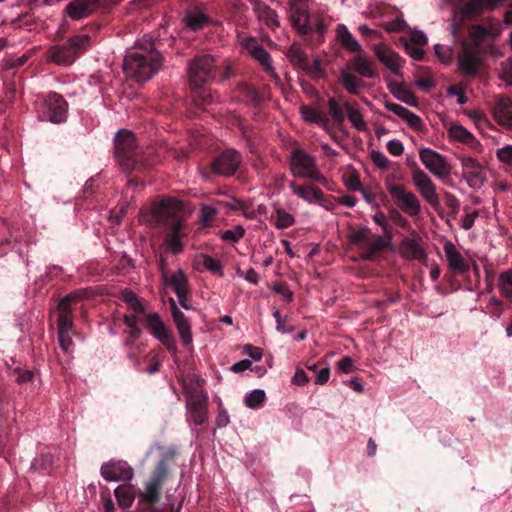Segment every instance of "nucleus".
Listing matches in <instances>:
<instances>
[{"label": "nucleus", "mask_w": 512, "mask_h": 512, "mask_svg": "<svg viewBox=\"0 0 512 512\" xmlns=\"http://www.w3.org/2000/svg\"><path fill=\"white\" fill-rule=\"evenodd\" d=\"M497 287L501 296L512 302V269L500 273Z\"/></svg>", "instance_id": "nucleus-42"}, {"label": "nucleus", "mask_w": 512, "mask_h": 512, "mask_svg": "<svg viewBox=\"0 0 512 512\" xmlns=\"http://www.w3.org/2000/svg\"><path fill=\"white\" fill-rule=\"evenodd\" d=\"M407 53L415 60L421 61L424 58V51L420 47L412 44H406Z\"/></svg>", "instance_id": "nucleus-61"}, {"label": "nucleus", "mask_w": 512, "mask_h": 512, "mask_svg": "<svg viewBox=\"0 0 512 512\" xmlns=\"http://www.w3.org/2000/svg\"><path fill=\"white\" fill-rule=\"evenodd\" d=\"M448 135L453 140L466 144L475 151L480 152L482 150L481 143L462 125H451L448 130Z\"/></svg>", "instance_id": "nucleus-26"}, {"label": "nucleus", "mask_w": 512, "mask_h": 512, "mask_svg": "<svg viewBox=\"0 0 512 512\" xmlns=\"http://www.w3.org/2000/svg\"><path fill=\"white\" fill-rule=\"evenodd\" d=\"M312 17L304 5L296 2L290 3L291 23L300 35L307 36L312 33Z\"/></svg>", "instance_id": "nucleus-19"}, {"label": "nucleus", "mask_w": 512, "mask_h": 512, "mask_svg": "<svg viewBox=\"0 0 512 512\" xmlns=\"http://www.w3.org/2000/svg\"><path fill=\"white\" fill-rule=\"evenodd\" d=\"M434 51L436 56L442 63H449L451 61L453 51L450 47L441 44H436L434 46Z\"/></svg>", "instance_id": "nucleus-50"}, {"label": "nucleus", "mask_w": 512, "mask_h": 512, "mask_svg": "<svg viewBox=\"0 0 512 512\" xmlns=\"http://www.w3.org/2000/svg\"><path fill=\"white\" fill-rule=\"evenodd\" d=\"M182 211V202L173 198L162 199L152 204L147 220L152 228H166L164 245L173 254L183 251V239L187 236Z\"/></svg>", "instance_id": "nucleus-1"}, {"label": "nucleus", "mask_w": 512, "mask_h": 512, "mask_svg": "<svg viewBox=\"0 0 512 512\" xmlns=\"http://www.w3.org/2000/svg\"><path fill=\"white\" fill-rule=\"evenodd\" d=\"M47 120L52 123H63L67 118L68 103L62 95L56 92L47 93L44 99Z\"/></svg>", "instance_id": "nucleus-15"}, {"label": "nucleus", "mask_w": 512, "mask_h": 512, "mask_svg": "<svg viewBox=\"0 0 512 512\" xmlns=\"http://www.w3.org/2000/svg\"><path fill=\"white\" fill-rule=\"evenodd\" d=\"M498 160L508 166H512V145H506L497 150Z\"/></svg>", "instance_id": "nucleus-54"}, {"label": "nucleus", "mask_w": 512, "mask_h": 512, "mask_svg": "<svg viewBox=\"0 0 512 512\" xmlns=\"http://www.w3.org/2000/svg\"><path fill=\"white\" fill-rule=\"evenodd\" d=\"M195 262L197 265H202L207 271H209L213 275L219 277L224 276L222 263L218 259L213 258L210 255L200 253L196 256Z\"/></svg>", "instance_id": "nucleus-41"}, {"label": "nucleus", "mask_w": 512, "mask_h": 512, "mask_svg": "<svg viewBox=\"0 0 512 512\" xmlns=\"http://www.w3.org/2000/svg\"><path fill=\"white\" fill-rule=\"evenodd\" d=\"M91 43L90 35H75L67 43L52 47L49 51V59L58 65H71L80 54L91 47Z\"/></svg>", "instance_id": "nucleus-5"}, {"label": "nucleus", "mask_w": 512, "mask_h": 512, "mask_svg": "<svg viewBox=\"0 0 512 512\" xmlns=\"http://www.w3.org/2000/svg\"><path fill=\"white\" fill-rule=\"evenodd\" d=\"M443 248L449 267L454 273L463 274L469 270V263L452 242H446Z\"/></svg>", "instance_id": "nucleus-23"}, {"label": "nucleus", "mask_w": 512, "mask_h": 512, "mask_svg": "<svg viewBox=\"0 0 512 512\" xmlns=\"http://www.w3.org/2000/svg\"><path fill=\"white\" fill-rule=\"evenodd\" d=\"M162 65V55L150 43L149 47H139L127 52L124 58V72L137 82L151 79Z\"/></svg>", "instance_id": "nucleus-3"}, {"label": "nucleus", "mask_w": 512, "mask_h": 512, "mask_svg": "<svg viewBox=\"0 0 512 512\" xmlns=\"http://www.w3.org/2000/svg\"><path fill=\"white\" fill-rule=\"evenodd\" d=\"M308 381H309V378H308L306 372L302 369H298L292 378V383L295 385H298V386H303L306 383H308Z\"/></svg>", "instance_id": "nucleus-63"}, {"label": "nucleus", "mask_w": 512, "mask_h": 512, "mask_svg": "<svg viewBox=\"0 0 512 512\" xmlns=\"http://www.w3.org/2000/svg\"><path fill=\"white\" fill-rule=\"evenodd\" d=\"M122 300L132 312L130 316L124 315L122 320H139V317L145 314V307L141 299L129 289L122 292Z\"/></svg>", "instance_id": "nucleus-28"}, {"label": "nucleus", "mask_w": 512, "mask_h": 512, "mask_svg": "<svg viewBox=\"0 0 512 512\" xmlns=\"http://www.w3.org/2000/svg\"><path fill=\"white\" fill-rule=\"evenodd\" d=\"M245 234V229L242 226H236L234 229L225 230L222 232L221 238L225 241L232 243L238 242Z\"/></svg>", "instance_id": "nucleus-48"}, {"label": "nucleus", "mask_w": 512, "mask_h": 512, "mask_svg": "<svg viewBox=\"0 0 512 512\" xmlns=\"http://www.w3.org/2000/svg\"><path fill=\"white\" fill-rule=\"evenodd\" d=\"M494 117L498 124L512 129V101L501 98L494 107Z\"/></svg>", "instance_id": "nucleus-30"}, {"label": "nucleus", "mask_w": 512, "mask_h": 512, "mask_svg": "<svg viewBox=\"0 0 512 512\" xmlns=\"http://www.w3.org/2000/svg\"><path fill=\"white\" fill-rule=\"evenodd\" d=\"M458 159L462 166V177L466 180L469 187L473 189L481 188L486 181V173L482 164L473 157L460 155Z\"/></svg>", "instance_id": "nucleus-12"}, {"label": "nucleus", "mask_w": 512, "mask_h": 512, "mask_svg": "<svg viewBox=\"0 0 512 512\" xmlns=\"http://www.w3.org/2000/svg\"><path fill=\"white\" fill-rule=\"evenodd\" d=\"M246 48L252 57L261 64L266 73H268L273 79H278V75L271 64L272 60L270 54L257 42L255 38H249L247 40Z\"/></svg>", "instance_id": "nucleus-20"}, {"label": "nucleus", "mask_w": 512, "mask_h": 512, "mask_svg": "<svg viewBox=\"0 0 512 512\" xmlns=\"http://www.w3.org/2000/svg\"><path fill=\"white\" fill-rule=\"evenodd\" d=\"M313 31L318 35V44L324 42V33L326 32V25L319 16H313L311 19Z\"/></svg>", "instance_id": "nucleus-51"}, {"label": "nucleus", "mask_w": 512, "mask_h": 512, "mask_svg": "<svg viewBox=\"0 0 512 512\" xmlns=\"http://www.w3.org/2000/svg\"><path fill=\"white\" fill-rule=\"evenodd\" d=\"M295 220L293 215L286 212L284 209H277L276 210V222L275 226L278 229H286L294 224Z\"/></svg>", "instance_id": "nucleus-47"}, {"label": "nucleus", "mask_w": 512, "mask_h": 512, "mask_svg": "<svg viewBox=\"0 0 512 512\" xmlns=\"http://www.w3.org/2000/svg\"><path fill=\"white\" fill-rule=\"evenodd\" d=\"M481 60L475 48L466 41L462 42V49L458 55V67L465 76H475L480 69Z\"/></svg>", "instance_id": "nucleus-18"}, {"label": "nucleus", "mask_w": 512, "mask_h": 512, "mask_svg": "<svg viewBox=\"0 0 512 512\" xmlns=\"http://www.w3.org/2000/svg\"><path fill=\"white\" fill-rule=\"evenodd\" d=\"M344 108L347 113L348 120L351 122L352 126L358 131H366L367 124L363 119V115L360 110L357 108V103H351L349 101H344Z\"/></svg>", "instance_id": "nucleus-40"}, {"label": "nucleus", "mask_w": 512, "mask_h": 512, "mask_svg": "<svg viewBox=\"0 0 512 512\" xmlns=\"http://www.w3.org/2000/svg\"><path fill=\"white\" fill-rule=\"evenodd\" d=\"M241 162L242 156L237 150L227 149L214 158L210 167L215 174L232 176L236 173Z\"/></svg>", "instance_id": "nucleus-14"}, {"label": "nucleus", "mask_w": 512, "mask_h": 512, "mask_svg": "<svg viewBox=\"0 0 512 512\" xmlns=\"http://www.w3.org/2000/svg\"><path fill=\"white\" fill-rule=\"evenodd\" d=\"M134 268V261L133 259L128 256L127 254H123L117 265H116V269L121 272V273H127L129 272L131 269Z\"/></svg>", "instance_id": "nucleus-55"}, {"label": "nucleus", "mask_w": 512, "mask_h": 512, "mask_svg": "<svg viewBox=\"0 0 512 512\" xmlns=\"http://www.w3.org/2000/svg\"><path fill=\"white\" fill-rule=\"evenodd\" d=\"M88 301L76 291L62 298L57 305V320H76L86 316Z\"/></svg>", "instance_id": "nucleus-9"}, {"label": "nucleus", "mask_w": 512, "mask_h": 512, "mask_svg": "<svg viewBox=\"0 0 512 512\" xmlns=\"http://www.w3.org/2000/svg\"><path fill=\"white\" fill-rule=\"evenodd\" d=\"M253 4V11L257 18L262 21L268 28L275 30L280 26L278 15L274 9L260 0H250Z\"/></svg>", "instance_id": "nucleus-24"}, {"label": "nucleus", "mask_w": 512, "mask_h": 512, "mask_svg": "<svg viewBox=\"0 0 512 512\" xmlns=\"http://www.w3.org/2000/svg\"><path fill=\"white\" fill-rule=\"evenodd\" d=\"M337 367H338L339 371H341L343 373H350L354 369V362H353L352 358L346 356V357L341 358L338 361Z\"/></svg>", "instance_id": "nucleus-60"}, {"label": "nucleus", "mask_w": 512, "mask_h": 512, "mask_svg": "<svg viewBox=\"0 0 512 512\" xmlns=\"http://www.w3.org/2000/svg\"><path fill=\"white\" fill-rule=\"evenodd\" d=\"M185 20L190 29L197 31L202 29L208 22V16H206L202 11L193 10L186 15Z\"/></svg>", "instance_id": "nucleus-44"}, {"label": "nucleus", "mask_w": 512, "mask_h": 512, "mask_svg": "<svg viewBox=\"0 0 512 512\" xmlns=\"http://www.w3.org/2000/svg\"><path fill=\"white\" fill-rule=\"evenodd\" d=\"M300 110L303 118L308 122L316 124H327L329 122L325 115L310 106L303 105Z\"/></svg>", "instance_id": "nucleus-45"}, {"label": "nucleus", "mask_w": 512, "mask_h": 512, "mask_svg": "<svg viewBox=\"0 0 512 512\" xmlns=\"http://www.w3.org/2000/svg\"><path fill=\"white\" fill-rule=\"evenodd\" d=\"M290 170L294 177L313 180L322 185L327 183V178L318 171L314 157L302 149L291 153Z\"/></svg>", "instance_id": "nucleus-7"}, {"label": "nucleus", "mask_w": 512, "mask_h": 512, "mask_svg": "<svg viewBox=\"0 0 512 512\" xmlns=\"http://www.w3.org/2000/svg\"><path fill=\"white\" fill-rule=\"evenodd\" d=\"M337 38L341 42L342 46L352 53L361 52V45L358 41L353 37L350 31L344 24H339L337 26Z\"/></svg>", "instance_id": "nucleus-38"}, {"label": "nucleus", "mask_w": 512, "mask_h": 512, "mask_svg": "<svg viewBox=\"0 0 512 512\" xmlns=\"http://www.w3.org/2000/svg\"><path fill=\"white\" fill-rule=\"evenodd\" d=\"M340 81L345 90L353 95H358L360 89L365 87V82L362 79L346 70L340 72Z\"/></svg>", "instance_id": "nucleus-39"}, {"label": "nucleus", "mask_w": 512, "mask_h": 512, "mask_svg": "<svg viewBox=\"0 0 512 512\" xmlns=\"http://www.w3.org/2000/svg\"><path fill=\"white\" fill-rule=\"evenodd\" d=\"M498 3L499 0H469L461 7H458L455 11L453 23L451 24L453 36L460 37L465 19L481 14L485 7L494 8Z\"/></svg>", "instance_id": "nucleus-10"}, {"label": "nucleus", "mask_w": 512, "mask_h": 512, "mask_svg": "<svg viewBox=\"0 0 512 512\" xmlns=\"http://www.w3.org/2000/svg\"><path fill=\"white\" fill-rule=\"evenodd\" d=\"M114 144L115 157L123 172L144 171L149 165L132 132L125 129L120 130L115 137Z\"/></svg>", "instance_id": "nucleus-4"}, {"label": "nucleus", "mask_w": 512, "mask_h": 512, "mask_svg": "<svg viewBox=\"0 0 512 512\" xmlns=\"http://www.w3.org/2000/svg\"><path fill=\"white\" fill-rule=\"evenodd\" d=\"M146 329L168 349H175L174 338L169 333L168 329L164 325V322H146Z\"/></svg>", "instance_id": "nucleus-32"}, {"label": "nucleus", "mask_w": 512, "mask_h": 512, "mask_svg": "<svg viewBox=\"0 0 512 512\" xmlns=\"http://www.w3.org/2000/svg\"><path fill=\"white\" fill-rule=\"evenodd\" d=\"M384 105L387 110L393 112L394 114L405 120L412 129L416 131L422 130V119L409 109L390 101H385Z\"/></svg>", "instance_id": "nucleus-25"}, {"label": "nucleus", "mask_w": 512, "mask_h": 512, "mask_svg": "<svg viewBox=\"0 0 512 512\" xmlns=\"http://www.w3.org/2000/svg\"><path fill=\"white\" fill-rule=\"evenodd\" d=\"M388 191L392 196L395 204L410 216H417L421 211L420 201L416 195L407 191L403 185L390 184Z\"/></svg>", "instance_id": "nucleus-11"}, {"label": "nucleus", "mask_w": 512, "mask_h": 512, "mask_svg": "<svg viewBox=\"0 0 512 512\" xmlns=\"http://www.w3.org/2000/svg\"><path fill=\"white\" fill-rule=\"evenodd\" d=\"M329 113L332 116L335 125L340 129L345 121V108L344 103L341 105L339 101L332 97L328 100Z\"/></svg>", "instance_id": "nucleus-43"}, {"label": "nucleus", "mask_w": 512, "mask_h": 512, "mask_svg": "<svg viewBox=\"0 0 512 512\" xmlns=\"http://www.w3.org/2000/svg\"><path fill=\"white\" fill-rule=\"evenodd\" d=\"M99 6V0H73L65 8L69 17L80 20L89 16Z\"/></svg>", "instance_id": "nucleus-21"}, {"label": "nucleus", "mask_w": 512, "mask_h": 512, "mask_svg": "<svg viewBox=\"0 0 512 512\" xmlns=\"http://www.w3.org/2000/svg\"><path fill=\"white\" fill-rule=\"evenodd\" d=\"M412 181L422 197L433 207L440 204L436 186L431 178L421 169L412 171Z\"/></svg>", "instance_id": "nucleus-17"}, {"label": "nucleus", "mask_w": 512, "mask_h": 512, "mask_svg": "<svg viewBox=\"0 0 512 512\" xmlns=\"http://www.w3.org/2000/svg\"><path fill=\"white\" fill-rule=\"evenodd\" d=\"M287 57L293 66L306 73H310L311 68L308 64V56L298 44H292L287 52Z\"/></svg>", "instance_id": "nucleus-36"}, {"label": "nucleus", "mask_w": 512, "mask_h": 512, "mask_svg": "<svg viewBox=\"0 0 512 512\" xmlns=\"http://www.w3.org/2000/svg\"><path fill=\"white\" fill-rule=\"evenodd\" d=\"M330 378V369L328 367H324L320 369L315 377V383L317 385H323L328 382Z\"/></svg>", "instance_id": "nucleus-64"}, {"label": "nucleus", "mask_w": 512, "mask_h": 512, "mask_svg": "<svg viewBox=\"0 0 512 512\" xmlns=\"http://www.w3.org/2000/svg\"><path fill=\"white\" fill-rule=\"evenodd\" d=\"M349 242L357 246L361 251V258L365 261H372L376 256L384 251L389 243L381 236L374 235L367 227H362L352 231L349 236Z\"/></svg>", "instance_id": "nucleus-6"}, {"label": "nucleus", "mask_w": 512, "mask_h": 512, "mask_svg": "<svg viewBox=\"0 0 512 512\" xmlns=\"http://www.w3.org/2000/svg\"><path fill=\"white\" fill-rule=\"evenodd\" d=\"M216 69L215 59L210 54L196 55L189 61L187 67L189 86L196 106L204 107L214 101L207 86L216 78Z\"/></svg>", "instance_id": "nucleus-2"}, {"label": "nucleus", "mask_w": 512, "mask_h": 512, "mask_svg": "<svg viewBox=\"0 0 512 512\" xmlns=\"http://www.w3.org/2000/svg\"><path fill=\"white\" fill-rule=\"evenodd\" d=\"M266 394L263 389H255L246 394L244 403L248 408L258 409L265 401Z\"/></svg>", "instance_id": "nucleus-46"}, {"label": "nucleus", "mask_w": 512, "mask_h": 512, "mask_svg": "<svg viewBox=\"0 0 512 512\" xmlns=\"http://www.w3.org/2000/svg\"><path fill=\"white\" fill-rule=\"evenodd\" d=\"M101 476L108 482H129L133 478L132 467L125 461H111L101 466Z\"/></svg>", "instance_id": "nucleus-16"}, {"label": "nucleus", "mask_w": 512, "mask_h": 512, "mask_svg": "<svg viewBox=\"0 0 512 512\" xmlns=\"http://www.w3.org/2000/svg\"><path fill=\"white\" fill-rule=\"evenodd\" d=\"M290 188L296 196L306 202L321 201L324 198L323 191L312 185H297L294 181L290 183Z\"/></svg>", "instance_id": "nucleus-29"}, {"label": "nucleus", "mask_w": 512, "mask_h": 512, "mask_svg": "<svg viewBox=\"0 0 512 512\" xmlns=\"http://www.w3.org/2000/svg\"><path fill=\"white\" fill-rule=\"evenodd\" d=\"M372 162L381 170H387L389 168V159L380 151L373 150L370 153Z\"/></svg>", "instance_id": "nucleus-53"}, {"label": "nucleus", "mask_w": 512, "mask_h": 512, "mask_svg": "<svg viewBox=\"0 0 512 512\" xmlns=\"http://www.w3.org/2000/svg\"><path fill=\"white\" fill-rule=\"evenodd\" d=\"M419 157L425 168L434 176L444 179L450 175L451 166L440 153L430 148H422L419 151Z\"/></svg>", "instance_id": "nucleus-13"}, {"label": "nucleus", "mask_w": 512, "mask_h": 512, "mask_svg": "<svg viewBox=\"0 0 512 512\" xmlns=\"http://www.w3.org/2000/svg\"><path fill=\"white\" fill-rule=\"evenodd\" d=\"M445 203H446V206L451 210V215L453 217H455L459 211L458 198L454 194L447 192V193H445Z\"/></svg>", "instance_id": "nucleus-56"}, {"label": "nucleus", "mask_w": 512, "mask_h": 512, "mask_svg": "<svg viewBox=\"0 0 512 512\" xmlns=\"http://www.w3.org/2000/svg\"><path fill=\"white\" fill-rule=\"evenodd\" d=\"M180 337L185 345L192 343L191 327L189 322H176Z\"/></svg>", "instance_id": "nucleus-52"}, {"label": "nucleus", "mask_w": 512, "mask_h": 512, "mask_svg": "<svg viewBox=\"0 0 512 512\" xmlns=\"http://www.w3.org/2000/svg\"><path fill=\"white\" fill-rule=\"evenodd\" d=\"M420 238H404L400 243L401 253L409 259H417L419 261L427 258L426 252L420 246Z\"/></svg>", "instance_id": "nucleus-31"}, {"label": "nucleus", "mask_w": 512, "mask_h": 512, "mask_svg": "<svg viewBox=\"0 0 512 512\" xmlns=\"http://www.w3.org/2000/svg\"><path fill=\"white\" fill-rule=\"evenodd\" d=\"M164 281L172 286L181 306L185 309H189L187 297L188 280L184 271L178 270L173 275L168 276V280Z\"/></svg>", "instance_id": "nucleus-22"}, {"label": "nucleus", "mask_w": 512, "mask_h": 512, "mask_svg": "<svg viewBox=\"0 0 512 512\" xmlns=\"http://www.w3.org/2000/svg\"><path fill=\"white\" fill-rule=\"evenodd\" d=\"M186 420L189 424L202 425L207 420L208 395L201 389L186 390Z\"/></svg>", "instance_id": "nucleus-8"}, {"label": "nucleus", "mask_w": 512, "mask_h": 512, "mask_svg": "<svg viewBox=\"0 0 512 512\" xmlns=\"http://www.w3.org/2000/svg\"><path fill=\"white\" fill-rule=\"evenodd\" d=\"M243 351L254 361H260L263 357L262 350L259 347H254L252 345L247 344L243 347Z\"/></svg>", "instance_id": "nucleus-58"}, {"label": "nucleus", "mask_w": 512, "mask_h": 512, "mask_svg": "<svg viewBox=\"0 0 512 512\" xmlns=\"http://www.w3.org/2000/svg\"><path fill=\"white\" fill-rule=\"evenodd\" d=\"M274 290L277 294L283 296L286 301H291L293 298V292L285 284L280 283L275 285Z\"/></svg>", "instance_id": "nucleus-62"}, {"label": "nucleus", "mask_w": 512, "mask_h": 512, "mask_svg": "<svg viewBox=\"0 0 512 512\" xmlns=\"http://www.w3.org/2000/svg\"><path fill=\"white\" fill-rule=\"evenodd\" d=\"M388 88L398 100L411 106L417 105V97L403 83L389 81Z\"/></svg>", "instance_id": "nucleus-37"}, {"label": "nucleus", "mask_w": 512, "mask_h": 512, "mask_svg": "<svg viewBox=\"0 0 512 512\" xmlns=\"http://www.w3.org/2000/svg\"><path fill=\"white\" fill-rule=\"evenodd\" d=\"M245 97L253 104L258 105L261 102V97L258 91L254 87L246 86L244 87Z\"/></svg>", "instance_id": "nucleus-59"}, {"label": "nucleus", "mask_w": 512, "mask_h": 512, "mask_svg": "<svg viewBox=\"0 0 512 512\" xmlns=\"http://www.w3.org/2000/svg\"><path fill=\"white\" fill-rule=\"evenodd\" d=\"M74 333L73 322H58L59 344L65 353L73 351L72 336Z\"/></svg>", "instance_id": "nucleus-35"}, {"label": "nucleus", "mask_w": 512, "mask_h": 512, "mask_svg": "<svg viewBox=\"0 0 512 512\" xmlns=\"http://www.w3.org/2000/svg\"><path fill=\"white\" fill-rule=\"evenodd\" d=\"M468 33L476 45H479L488 35L487 29L481 25L470 26Z\"/></svg>", "instance_id": "nucleus-49"}, {"label": "nucleus", "mask_w": 512, "mask_h": 512, "mask_svg": "<svg viewBox=\"0 0 512 512\" xmlns=\"http://www.w3.org/2000/svg\"><path fill=\"white\" fill-rule=\"evenodd\" d=\"M347 66L362 77L375 78L378 76L371 61L361 55H356L351 61H349Z\"/></svg>", "instance_id": "nucleus-34"}, {"label": "nucleus", "mask_w": 512, "mask_h": 512, "mask_svg": "<svg viewBox=\"0 0 512 512\" xmlns=\"http://www.w3.org/2000/svg\"><path fill=\"white\" fill-rule=\"evenodd\" d=\"M114 495L119 507L127 509L133 504L137 496V490L132 484L124 483L115 488Z\"/></svg>", "instance_id": "nucleus-33"}, {"label": "nucleus", "mask_w": 512, "mask_h": 512, "mask_svg": "<svg viewBox=\"0 0 512 512\" xmlns=\"http://www.w3.org/2000/svg\"><path fill=\"white\" fill-rule=\"evenodd\" d=\"M388 152L394 156H400L404 151V146L399 140H390L386 146Z\"/></svg>", "instance_id": "nucleus-57"}, {"label": "nucleus", "mask_w": 512, "mask_h": 512, "mask_svg": "<svg viewBox=\"0 0 512 512\" xmlns=\"http://www.w3.org/2000/svg\"><path fill=\"white\" fill-rule=\"evenodd\" d=\"M375 55L392 73L400 74L402 60L398 53L386 46H377L375 48Z\"/></svg>", "instance_id": "nucleus-27"}]
</instances>
